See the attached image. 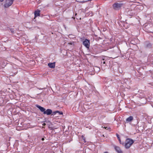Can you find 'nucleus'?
Instances as JSON below:
<instances>
[{
  "instance_id": "f257e3e1",
  "label": "nucleus",
  "mask_w": 153,
  "mask_h": 153,
  "mask_svg": "<svg viewBox=\"0 0 153 153\" xmlns=\"http://www.w3.org/2000/svg\"><path fill=\"white\" fill-rule=\"evenodd\" d=\"M134 143V141L131 139H127L125 141V147L126 149H128Z\"/></svg>"
},
{
  "instance_id": "f03ea898",
  "label": "nucleus",
  "mask_w": 153,
  "mask_h": 153,
  "mask_svg": "<svg viewBox=\"0 0 153 153\" xmlns=\"http://www.w3.org/2000/svg\"><path fill=\"white\" fill-rule=\"evenodd\" d=\"M13 1L12 0H8L6 1V3L4 5L5 8H8L11 6L13 4Z\"/></svg>"
},
{
  "instance_id": "7ed1b4c3",
  "label": "nucleus",
  "mask_w": 153,
  "mask_h": 153,
  "mask_svg": "<svg viewBox=\"0 0 153 153\" xmlns=\"http://www.w3.org/2000/svg\"><path fill=\"white\" fill-rule=\"evenodd\" d=\"M122 5V4L120 3H116L113 5V8L115 10L119 9Z\"/></svg>"
},
{
  "instance_id": "20e7f679",
  "label": "nucleus",
  "mask_w": 153,
  "mask_h": 153,
  "mask_svg": "<svg viewBox=\"0 0 153 153\" xmlns=\"http://www.w3.org/2000/svg\"><path fill=\"white\" fill-rule=\"evenodd\" d=\"M83 44L86 48H88L89 47L90 42L87 39H85V40L83 42Z\"/></svg>"
},
{
  "instance_id": "39448f33",
  "label": "nucleus",
  "mask_w": 153,
  "mask_h": 153,
  "mask_svg": "<svg viewBox=\"0 0 153 153\" xmlns=\"http://www.w3.org/2000/svg\"><path fill=\"white\" fill-rule=\"evenodd\" d=\"M52 112V110L50 109H47L45 111H44L43 114H46L47 115L51 114Z\"/></svg>"
},
{
  "instance_id": "423d86ee",
  "label": "nucleus",
  "mask_w": 153,
  "mask_h": 153,
  "mask_svg": "<svg viewBox=\"0 0 153 153\" xmlns=\"http://www.w3.org/2000/svg\"><path fill=\"white\" fill-rule=\"evenodd\" d=\"M114 148L118 153H122V151L119 147L114 146Z\"/></svg>"
},
{
  "instance_id": "0eeeda50",
  "label": "nucleus",
  "mask_w": 153,
  "mask_h": 153,
  "mask_svg": "<svg viewBox=\"0 0 153 153\" xmlns=\"http://www.w3.org/2000/svg\"><path fill=\"white\" fill-rule=\"evenodd\" d=\"M133 120V117L131 116L127 118L126 120V123H128L131 122Z\"/></svg>"
},
{
  "instance_id": "6e6552de",
  "label": "nucleus",
  "mask_w": 153,
  "mask_h": 153,
  "mask_svg": "<svg viewBox=\"0 0 153 153\" xmlns=\"http://www.w3.org/2000/svg\"><path fill=\"white\" fill-rule=\"evenodd\" d=\"M48 65L50 68H54L55 65V63H49L48 64Z\"/></svg>"
},
{
  "instance_id": "1a4fd4ad",
  "label": "nucleus",
  "mask_w": 153,
  "mask_h": 153,
  "mask_svg": "<svg viewBox=\"0 0 153 153\" xmlns=\"http://www.w3.org/2000/svg\"><path fill=\"white\" fill-rule=\"evenodd\" d=\"M37 107L40 109L41 111L44 112L45 111V109L39 105H37Z\"/></svg>"
},
{
  "instance_id": "9d476101",
  "label": "nucleus",
  "mask_w": 153,
  "mask_h": 153,
  "mask_svg": "<svg viewBox=\"0 0 153 153\" xmlns=\"http://www.w3.org/2000/svg\"><path fill=\"white\" fill-rule=\"evenodd\" d=\"M40 12V10H37L34 13L35 17H36L38 16H39Z\"/></svg>"
},
{
  "instance_id": "9b49d317",
  "label": "nucleus",
  "mask_w": 153,
  "mask_h": 153,
  "mask_svg": "<svg viewBox=\"0 0 153 153\" xmlns=\"http://www.w3.org/2000/svg\"><path fill=\"white\" fill-rule=\"evenodd\" d=\"M60 113V112H59L58 111H55L52 112L51 114H52V115H54L57 113Z\"/></svg>"
},
{
  "instance_id": "f8f14e48",
  "label": "nucleus",
  "mask_w": 153,
  "mask_h": 153,
  "mask_svg": "<svg viewBox=\"0 0 153 153\" xmlns=\"http://www.w3.org/2000/svg\"><path fill=\"white\" fill-rule=\"evenodd\" d=\"M116 136H117V138H118V140H119V142L120 143V144H121V140H120V137L119 135L118 134H116Z\"/></svg>"
},
{
  "instance_id": "ddd939ff",
  "label": "nucleus",
  "mask_w": 153,
  "mask_h": 153,
  "mask_svg": "<svg viewBox=\"0 0 153 153\" xmlns=\"http://www.w3.org/2000/svg\"><path fill=\"white\" fill-rule=\"evenodd\" d=\"M101 63H103V64H105V61L104 59H102L101 62Z\"/></svg>"
},
{
  "instance_id": "4468645a",
  "label": "nucleus",
  "mask_w": 153,
  "mask_h": 153,
  "mask_svg": "<svg viewBox=\"0 0 153 153\" xmlns=\"http://www.w3.org/2000/svg\"><path fill=\"white\" fill-rule=\"evenodd\" d=\"M82 139H83V141L85 143L86 142V140H85V138L83 136H82Z\"/></svg>"
},
{
  "instance_id": "2eb2a0df",
  "label": "nucleus",
  "mask_w": 153,
  "mask_h": 153,
  "mask_svg": "<svg viewBox=\"0 0 153 153\" xmlns=\"http://www.w3.org/2000/svg\"><path fill=\"white\" fill-rule=\"evenodd\" d=\"M10 31L12 33H14L15 31L13 29H10Z\"/></svg>"
},
{
  "instance_id": "dca6fc26",
  "label": "nucleus",
  "mask_w": 153,
  "mask_h": 153,
  "mask_svg": "<svg viewBox=\"0 0 153 153\" xmlns=\"http://www.w3.org/2000/svg\"><path fill=\"white\" fill-rule=\"evenodd\" d=\"M104 128L105 129H107V130L109 129H110V128H109L108 127H105Z\"/></svg>"
},
{
  "instance_id": "f3484780",
  "label": "nucleus",
  "mask_w": 153,
  "mask_h": 153,
  "mask_svg": "<svg viewBox=\"0 0 153 153\" xmlns=\"http://www.w3.org/2000/svg\"><path fill=\"white\" fill-rule=\"evenodd\" d=\"M87 1H88V0L87 1H81V2L82 3H85V2H87Z\"/></svg>"
},
{
  "instance_id": "a211bd4d",
  "label": "nucleus",
  "mask_w": 153,
  "mask_h": 153,
  "mask_svg": "<svg viewBox=\"0 0 153 153\" xmlns=\"http://www.w3.org/2000/svg\"><path fill=\"white\" fill-rule=\"evenodd\" d=\"M59 114H63L62 112H60V113H59Z\"/></svg>"
},
{
  "instance_id": "6ab92c4d",
  "label": "nucleus",
  "mask_w": 153,
  "mask_h": 153,
  "mask_svg": "<svg viewBox=\"0 0 153 153\" xmlns=\"http://www.w3.org/2000/svg\"><path fill=\"white\" fill-rule=\"evenodd\" d=\"M46 125V124L45 123H44L43 124H42V125L43 126H45V125Z\"/></svg>"
},
{
  "instance_id": "aec40b11",
  "label": "nucleus",
  "mask_w": 153,
  "mask_h": 153,
  "mask_svg": "<svg viewBox=\"0 0 153 153\" xmlns=\"http://www.w3.org/2000/svg\"><path fill=\"white\" fill-rule=\"evenodd\" d=\"M42 140L43 141L44 140V138H42Z\"/></svg>"
},
{
  "instance_id": "412c9836",
  "label": "nucleus",
  "mask_w": 153,
  "mask_h": 153,
  "mask_svg": "<svg viewBox=\"0 0 153 153\" xmlns=\"http://www.w3.org/2000/svg\"><path fill=\"white\" fill-rule=\"evenodd\" d=\"M4 0H0V1L2 2Z\"/></svg>"
},
{
  "instance_id": "4be33fe9",
  "label": "nucleus",
  "mask_w": 153,
  "mask_h": 153,
  "mask_svg": "<svg viewBox=\"0 0 153 153\" xmlns=\"http://www.w3.org/2000/svg\"><path fill=\"white\" fill-rule=\"evenodd\" d=\"M104 153H108V152H105Z\"/></svg>"
}]
</instances>
